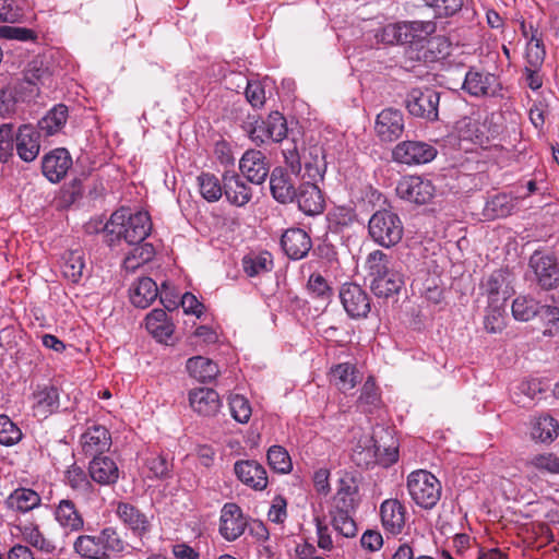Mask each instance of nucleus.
Here are the masks:
<instances>
[{"instance_id": "nucleus-3", "label": "nucleus", "mask_w": 559, "mask_h": 559, "mask_svg": "<svg viewBox=\"0 0 559 559\" xmlns=\"http://www.w3.org/2000/svg\"><path fill=\"white\" fill-rule=\"evenodd\" d=\"M368 231L376 243L384 248H391L402 240L404 226L396 213L389 210H379L370 217Z\"/></svg>"}, {"instance_id": "nucleus-12", "label": "nucleus", "mask_w": 559, "mask_h": 559, "mask_svg": "<svg viewBox=\"0 0 559 559\" xmlns=\"http://www.w3.org/2000/svg\"><path fill=\"white\" fill-rule=\"evenodd\" d=\"M378 452L379 448L377 447L373 438L366 436L364 439H360L357 445L354 448L352 453V461L358 467L368 469L376 464L386 465L389 463H394L397 460L396 451L389 453V457L385 460L382 459Z\"/></svg>"}, {"instance_id": "nucleus-63", "label": "nucleus", "mask_w": 559, "mask_h": 559, "mask_svg": "<svg viewBox=\"0 0 559 559\" xmlns=\"http://www.w3.org/2000/svg\"><path fill=\"white\" fill-rule=\"evenodd\" d=\"M407 27L406 35L413 37L414 41H419L436 32L437 26L432 21H411L404 22Z\"/></svg>"}, {"instance_id": "nucleus-35", "label": "nucleus", "mask_w": 559, "mask_h": 559, "mask_svg": "<svg viewBox=\"0 0 559 559\" xmlns=\"http://www.w3.org/2000/svg\"><path fill=\"white\" fill-rule=\"evenodd\" d=\"M189 374L200 382H211L219 373L218 366L211 359L195 356L187 360Z\"/></svg>"}, {"instance_id": "nucleus-5", "label": "nucleus", "mask_w": 559, "mask_h": 559, "mask_svg": "<svg viewBox=\"0 0 559 559\" xmlns=\"http://www.w3.org/2000/svg\"><path fill=\"white\" fill-rule=\"evenodd\" d=\"M440 93L433 88H412L405 99L408 112L428 121H437L439 118L438 106Z\"/></svg>"}, {"instance_id": "nucleus-8", "label": "nucleus", "mask_w": 559, "mask_h": 559, "mask_svg": "<svg viewBox=\"0 0 559 559\" xmlns=\"http://www.w3.org/2000/svg\"><path fill=\"white\" fill-rule=\"evenodd\" d=\"M396 194L415 204H427L435 195L433 183L420 176H405L396 186Z\"/></svg>"}, {"instance_id": "nucleus-26", "label": "nucleus", "mask_w": 559, "mask_h": 559, "mask_svg": "<svg viewBox=\"0 0 559 559\" xmlns=\"http://www.w3.org/2000/svg\"><path fill=\"white\" fill-rule=\"evenodd\" d=\"M380 516L384 530L396 535L405 526L406 509L397 499H386L380 506Z\"/></svg>"}, {"instance_id": "nucleus-34", "label": "nucleus", "mask_w": 559, "mask_h": 559, "mask_svg": "<svg viewBox=\"0 0 559 559\" xmlns=\"http://www.w3.org/2000/svg\"><path fill=\"white\" fill-rule=\"evenodd\" d=\"M157 296V284L151 277H142L134 285L130 300L135 307L145 309L151 306Z\"/></svg>"}, {"instance_id": "nucleus-47", "label": "nucleus", "mask_w": 559, "mask_h": 559, "mask_svg": "<svg viewBox=\"0 0 559 559\" xmlns=\"http://www.w3.org/2000/svg\"><path fill=\"white\" fill-rule=\"evenodd\" d=\"M66 484L72 490L82 495H87L93 490V485L87 474L76 464L71 465L66 472Z\"/></svg>"}, {"instance_id": "nucleus-24", "label": "nucleus", "mask_w": 559, "mask_h": 559, "mask_svg": "<svg viewBox=\"0 0 559 559\" xmlns=\"http://www.w3.org/2000/svg\"><path fill=\"white\" fill-rule=\"evenodd\" d=\"M281 246L288 258L300 260L310 251L312 241L304 229L289 228L282 235Z\"/></svg>"}, {"instance_id": "nucleus-56", "label": "nucleus", "mask_w": 559, "mask_h": 559, "mask_svg": "<svg viewBox=\"0 0 559 559\" xmlns=\"http://www.w3.org/2000/svg\"><path fill=\"white\" fill-rule=\"evenodd\" d=\"M22 430L10 419L9 416L0 415V444L12 447L21 441Z\"/></svg>"}, {"instance_id": "nucleus-43", "label": "nucleus", "mask_w": 559, "mask_h": 559, "mask_svg": "<svg viewBox=\"0 0 559 559\" xmlns=\"http://www.w3.org/2000/svg\"><path fill=\"white\" fill-rule=\"evenodd\" d=\"M506 284V275L502 270H496L488 275L480 284V289L488 297L490 304L499 301L500 295L502 299H507V290H502V286Z\"/></svg>"}, {"instance_id": "nucleus-62", "label": "nucleus", "mask_w": 559, "mask_h": 559, "mask_svg": "<svg viewBox=\"0 0 559 559\" xmlns=\"http://www.w3.org/2000/svg\"><path fill=\"white\" fill-rule=\"evenodd\" d=\"M457 130L462 140L474 143H480L483 132L479 130V123L476 119L464 117L457 122Z\"/></svg>"}, {"instance_id": "nucleus-51", "label": "nucleus", "mask_w": 559, "mask_h": 559, "mask_svg": "<svg viewBox=\"0 0 559 559\" xmlns=\"http://www.w3.org/2000/svg\"><path fill=\"white\" fill-rule=\"evenodd\" d=\"M307 289L310 296L314 299L328 301L333 296V289L328 280L320 273L316 272L309 276Z\"/></svg>"}, {"instance_id": "nucleus-11", "label": "nucleus", "mask_w": 559, "mask_h": 559, "mask_svg": "<svg viewBox=\"0 0 559 559\" xmlns=\"http://www.w3.org/2000/svg\"><path fill=\"white\" fill-rule=\"evenodd\" d=\"M392 156L400 164L420 165L431 162L437 156V150L425 142L403 141L394 147Z\"/></svg>"}, {"instance_id": "nucleus-23", "label": "nucleus", "mask_w": 559, "mask_h": 559, "mask_svg": "<svg viewBox=\"0 0 559 559\" xmlns=\"http://www.w3.org/2000/svg\"><path fill=\"white\" fill-rule=\"evenodd\" d=\"M116 514L119 520L133 533L142 538L151 530V522L139 508L128 502H119Z\"/></svg>"}, {"instance_id": "nucleus-45", "label": "nucleus", "mask_w": 559, "mask_h": 559, "mask_svg": "<svg viewBox=\"0 0 559 559\" xmlns=\"http://www.w3.org/2000/svg\"><path fill=\"white\" fill-rule=\"evenodd\" d=\"M198 185L201 195L207 202L218 201L224 193V183L211 173H202L198 176Z\"/></svg>"}, {"instance_id": "nucleus-31", "label": "nucleus", "mask_w": 559, "mask_h": 559, "mask_svg": "<svg viewBox=\"0 0 559 559\" xmlns=\"http://www.w3.org/2000/svg\"><path fill=\"white\" fill-rule=\"evenodd\" d=\"M94 538L100 552V559H110L112 555L123 552L127 547L117 527L114 526L103 527L98 534L94 535Z\"/></svg>"}, {"instance_id": "nucleus-10", "label": "nucleus", "mask_w": 559, "mask_h": 559, "mask_svg": "<svg viewBox=\"0 0 559 559\" xmlns=\"http://www.w3.org/2000/svg\"><path fill=\"white\" fill-rule=\"evenodd\" d=\"M530 267L543 289L549 290L559 285V265L555 255L535 251L530 258Z\"/></svg>"}, {"instance_id": "nucleus-54", "label": "nucleus", "mask_w": 559, "mask_h": 559, "mask_svg": "<svg viewBox=\"0 0 559 559\" xmlns=\"http://www.w3.org/2000/svg\"><path fill=\"white\" fill-rule=\"evenodd\" d=\"M425 4L432 9L436 19H445L460 12L464 0H425Z\"/></svg>"}, {"instance_id": "nucleus-14", "label": "nucleus", "mask_w": 559, "mask_h": 559, "mask_svg": "<svg viewBox=\"0 0 559 559\" xmlns=\"http://www.w3.org/2000/svg\"><path fill=\"white\" fill-rule=\"evenodd\" d=\"M72 166V157L63 147L55 148L41 159L43 175L52 183L60 182Z\"/></svg>"}, {"instance_id": "nucleus-59", "label": "nucleus", "mask_w": 559, "mask_h": 559, "mask_svg": "<svg viewBox=\"0 0 559 559\" xmlns=\"http://www.w3.org/2000/svg\"><path fill=\"white\" fill-rule=\"evenodd\" d=\"M155 255L154 247L151 243H143L135 247L132 253L123 260L126 269L134 270L143 263H146Z\"/></svg>"}, {"instance_id": "nucleus-4", "label": "nucleus", "mask_w": 559, "mask_h": 559, "mask_svg": "<svg viewBox=\"0 0 559 559\" xmlns=\"http://www.w3.org/2000/svg\"><path fill=\"white\" fill-rule=\"evenodd\" d=\"M441 483L426 469L412 472L407 477V490L412 500L420 508L432 509L441 497Z\"/></svg>"}, {"instance_id": "nucleus-61", "label": "nucleus", "mask_w": 559, "mask_h": 559, "mask_svg": "<svg viewBox=\"0 0 559 559\" xmlns=\"http://www.w3.org/2000/svg\"><path fill=\"white\" fill-rule=\"evenodd\" d=\"M537 32H535L530 41L527 43L526 48V66H532L534 68H540L544 59H545V48L543 40L537 37Z\"/></svg>"}, {"instance_id": "nucleus-64", "label": "nucleus", "mask_w": 559, "mask_h": 559, "mask_svg": "<svg viewBox=\"0 0 559 559\" xmlns=\"http://www.w3.org/2000/svg\"><path fill=\"white\" fill-rule=\"evenodd\" d=\"M513 207L512 199L507 194L495 195L487 203V211H491L493 217H506L512 213Z\"/></svg>"}, {"instance_id": "nucleus-36", "label": "nucleus", "mask_w": 559, "mask_h": 559, "mask_svg": "<svg viewBox=\"0 0 559 559\" xmlns=\"http://www.w3.org/2000/svg\"><path fill=\"white\" fill-rule=\"evenodd\" d=\"M68 107L63 104L55 105L39 121V132L53 135L59 132L68 120Z\"/></svg>"}, {"instance_id": "nucleus-55", "label": "nucleus", "mask_w": 559, "mask_h": 559, "mask_svg": "<svg viewBox=\"0 0 559 559\" xmlns=\"http://www.w3.org/2000/svg\"><path fill=\"white\" fill-rule=\"evenodd\" d=\"M356 217L355 210L348 206H336L328 214L330 226L335 231L350 226L356 221Z\"/></svg>"}, {"instance_id": "nucleus-27", "label": "nucleus", "mask_w": 559, "mask_h": 559, "mask_svg": "<svg viewBox=\"0 0 559 559\" xmlns=\"http://www.w3.org/2000/svg\"><path fill=\"white\" fill-rule=\"evenodd\" d=\"M222 182L224 183V194L229 203L243 206L250 202L252 198L251 188L242 181L237 173L225 171Z\"/></svg>"}, {"instance_id": "nucleus-15", "label": "nucleus", "mask_w": 559, "mask_h": 559, "mask_svg": "<svg viewBox=\"0 0 559 559\" xmlns=\"http://www.w3.org/2000/svg\"><path fill=\"white\" fill-rule=\"evenodd\" d=\"M239 169L250 182L261 185L270 174V164L261 151L248 150L239 160Z\"/></svg>"}, {"instance_id": "nucleus-48", "label": "nucleus", "mask_w": 559, "mask_h": 559, "mask_svg": "<svg viewBox=\"0 0 559 559\" xmlns=\"http://www.w3.org/2000/svg\"><path fill=\"white\" fill-rule=\"evenodd\" d=\"M269 466L276 473L288 474L292 468V459L285 448L272 445L266 454Z\"/></svg>"}, {"instance_id": "nucleus-46", "label": "nucleus", "mask_w": 559, "mask_h": 559, "mask_svg": "<svg viewBox=\"0 0 559 559\" xmlns=\"http://www.w3.org/2000/svg\"><path fill=\"white\" fill-rule=\"evenodd\" d=\"M542 323V334L545 337H559V307L543 305L542 314H539Z\"/></svg>"}, {"instance_id": "nucleus-9", "label": "nucleus", "mask_w": 559, "mask_h": 559, "mask_svg": "<svg viewBox=\"0 0 559 559\" xmlns=\"http://www.w3.org/2000/svg\"><path fill=\"white\" fill-rule=\"evenodd\" d=\"M462 88L474 97H495L501 91V83L497 75L471 68L465 74Z\"/></svg>"}, {"instance_id": "nucleus-6", "label": "nucleus", "mask_w": 559, "mask_h": 559, "mask_svg": "<svg viewBox=\"0 0 559 559\" xmlns=\"http://www.w3.org/2000/svg\"><path fill=\"white\" fill-rule=\"evenodd\" d=\"M341 304L352 319H365L371 310L368 293L356 283H344L340 289Z\"/></svg>"}, {"instance_id": "nucleus-37", "label": "nucleus", "mask_w": 559, "mask_h": 559, "mask_svg": "<svg viewBox=\"0 0 559 559\" xmlns=\"http://www.w3.org/2000/svg\"><path fill=\"white\" fill-rule=\"evenodd\" d=\"M145 326L158 341H164L173 334V325L164 309L152 310L145 318Z\"/></svg>"}, {"instance_id": "nucleus-18", "label": "nucleus", "mask_w": 559, "mask_h": 559, "mask_svg": "<svg viewBox=\"0 0 559 559\" xmlns=\"http://www.w3.org/2000/svg\"><path fill=\"white\" fill-rule=\"evenodd\" d=\"M234 472L243 485L253 490H264L267 486V474L265 468L253 460H240L234 465Z\"/></svg>"}, {"instance_id": "nucleus-52", "label": "nucleus", "mask_w": 559, "mask_h": 559, "mask_svg": "<svg viewBox=\"0 0 559 559\" xmlns=\"http://www.w3.org/2000/svg\"><path fill=\"white\" fill-rule=\"evenodd\" d=\"M231 417L240 423L247 424L252 415L251 404L248 399L240 394H231L228 399Z\"/></svg>"}, {"instance_id": "nucleus-2", "label": "nucleus", "mask_w": 559, "mask_h": 559, "mask_svg": "<svg viewBox=\"0 0 559 559\" xmlns=\"http://www.w3.org/2000/svg\"><path fill=\"white\" fill-rule=\"evenodd\" d=\"M366 271L370 288L377 297L389 298L404 286L402 273L393 267L391 258L381 250L368 254Z\"/></svg>"}, {"instance_id": "nucleus-1", "label": "nucleus", "mask_w": 559, "mask_h": 559, "mask_svg": "<svg viewBox=\"0 0 559 559\" xmlns=\"http://www.w3.org/2000/svg\"><path fill=\"white\" fill-rule=\"evenodd\" d=\"M152 221L147 212L139 211L133 214L128 210L115 211L104 227L105 241L115 246L120 240L128 245H141L151 234Z\"/></svg>"}, {"instance_id": "nucleus-32", "label": "nucleus", "mask_w": 559, "mask_h": 559, "mask_svg": "<svg viewBox=\"0 0 559 559\" xmlns=\"http://www.w3.org/2000/svg\"><path fill=\"white\" fill-rule=\"evenodd\" d=\"M40 502L41 498L38 492L25 487L14 489L4 501L8 509L20 513H26L38 508Z\"/></svg>"}, {"instance_id": "nucleus-28", "label": "nucleus", "mask_w": 559, "mask_h": 559, "mask_svg": "<svg viewBox=\"0 0 559 559\" xmlns=\"http://www.w3.org/2000/svg\"><path fill=\"white\" fill-rule=\"evenodd\" d=\"M304 173L300 175L302 182H318L323 179L325 173V160L322 150L317 146H310L302 150L301 169Z\"/></svg>"}, {"instance_id": "nucleus-22", "label": "nucleus", "mask_w": 559, "mask_h": 559, "mask_svg": "<svg viewBox=\"0 0 559 559\" xmlns=\"http://www.w3.org/2000/svg\"><path fill=\"white\" fill-rule=\"evenodd\" d=\"M189 404L193 412L204 417L215 416L222 407L218 393L214 389L203 386L189 391Z\"/></svg>"}, {"instance_id": "nucleus-39", "label": "nucleus", "mask_w": 559, "mask_h": 559, "mask_svg": "<svg viewBox=\"0 0 559 559\" xmlns=\"http://www.w3.org/2000/svg\"><path fill=\"white\" fill-rule=\"evenodd\" d=\"M85 267L84 253L81 250H70L62 257L61 272L72 283H78Z\"/></svg>"}, {"instance_id": "nucleus-19", "label": "nucleus", "mask_w": 559, "mask_h": 559, "mask_svg": "<svg viewBox=\"0 0 559 559\" xmlns=\"http://www.w3.org/2000/svg\"><path fill=\"white\" fill-rule=\"evenodd\" d=\"M298 209L309 216L319 215L324 211V197L317 182L304 181L295 197Z\"/></svg>"}, {"instance_id": "nucleus-42", "label": "nucleus", "mask_w": 559, "mask_h": 559, "mask_svg": "<svg viewBox=\"0 0 559 559\" xmlns=\"http://www.w3.org/2000/svg\"><path fill=\"white\" fill-rule=\"evenodd\" d=\"M542 306L532 297L518 296L512 302V314L515 320L527 322L542 314Z\"/></svg>"}, {"instance_id": "nucleus-41", "label": "nucleus", "mask_w": 559, "mask_h": 559, "mask_svg": "<svg viewBox=\"0 0 559 559\" xmlns=\"http://www.w3.org/2000/svg\"><path fill=\"white\" fill-rule=\"evenodd\" d=\"M241 264L245 273L250 277H254L270 272L273 269V259L272 254L267 251L250 253L242 258Z\"/></svg>"}, {"instance_id": "nucleus-29", "label": "nucleus", "mask_w": 559, "mask_h": 559, "mask_svg": "<svg viewBox=\"0 0 559 559\" xmlns=\"http://www.w3.org/2000/svg\"><path fill=\"white\" fill-rule=\"evenodd\" d=\"M358 490V485L354 477H342L333 499V510L354 512L359 502Z\"/></svg>"}, {"instance_id": "nucleus-38", "label": "nucleus", "mask_w": 559, "mask_h": 559, "mask_svg": "<svg viewBox=\"0 0 559 559\" xmlns=\"http://www.w3.org/2000/svg\"><path fill=\"white\" fill-rule=\"evenodd\" d=\"M381 403L380 390L373 377H368L361 386L360 395L357 400V407L362 413H373L381 406Z\"/></svg>"}, {"instance_id": "nucleus-33", "label": "nucleus", "mask_w": 559, "mask_h": 559, "mask_svg": "<svg viewBox=\"0 0 559 559\" xmlns=\"http://www.w3.org/2000/svg\"><path fill=\"white\" fill-rule=\"evenodd\" d=\"M331 382L343 393L353 390L360 381L361 373L355 365L342 362L331 368Z\"/></svg>"}, {"instance_id": "nucleus-21", "label": "nucleus", "mask_w": 559, "mask_h": 559, "mask_svg": "<svg viewBox=\"0 0 559 559\" xmlns=\"http://www.w3.org/2000/svg\"><path fill=\"white\" fill-rule=\"evenodd\" d=\"M15 148L22 160H35L40 151V132L32 124L21 126L15 133Z\"/></svg>"}, {"instance_id": "nucleus-44", "label": "nucleus", "mask_w": 559, "mask_h": 559, "mask_svg": "<svg viewBox=\"0 0 559 559\" xmlns=\"http://www.w3.org/2000/svg\"><path fill=\"white\" fill-rule=\"evenodd\" d=\"M265 136L273 142H281L287 135V122L278 111L271 112L265 121L261 122Z\"/></svg>"}, {"instance_id": "nucleus-7", "label": "nucleus", "mask_w": 559, "mask_h": 559, "mask_svg": "<svg viewBox=\"0 0 559 559\" xmlns=\"http://www.w3.org/2000/svg\"><path fill=\"white\" fill-rule=\"evenodd\" d=\"M52 516L66 536L82 533L85 528L84 515L72 499L59 500L53 506Z\"/></svg>"}, {"instance_id": "nucleus-17", "label": "nucleus", "mask_w": 559, "mask_h": 559, "mask_svg": "<svg viewBox=\"0 0 559 559\" xmlns=\"http://www.w3.org/2000/svg\"><path fill=\"white\" fill-rule=\"evenodd\" d=\"M374 130L381 141L397 140L404 131V117L402 111L393 108L383 109L376 120Z\"/></svg>"}, {"instance_id": "nucleus-49", "label": "nucleus", "mask_w": 559, "mask_h": 559, "mask_svg": "<svg viewBox=\"0 0 559 559\" xmlns=\"http://www.w3.org/2000/svg\"><path fill=\"white\" fill-rule=\"evenodd\" d=\"M407 27L404 23L389 24L384 26L378 35L380 41L386 45L412 44L413 37L406 35Z\"/></svg>"}, {"instance_id": "nucleus-50", "label": "nucleus", "mask_w": 559, "mask_h": 559, "mask_svg": "<svg viewBox=\"0 0 559 559\" xmlns=\"http://www.w3.org/2000/svg\"><path fill=\"white\" fill-rule=\"evenodd\" d=\"M72 547L74 554L81 559H100V552L92 534H79Z\"/></svg>"}, {"instance_id": "nucleus-57", "label": "nucleus", "mask_w": 559, "mask_h": 559, "mask_svg": "<svg viewBox=\"0 0 559 559\" xmlns=\"http://www.w3.org/2000/svg\"><path fill=\"white\" fill-rule=\"evenodd\" d=\"M15 131L12 123L0 126V163H7L13 156Z\"/></svg>"}, {"instance_id": "nucleus-40", "label": "nucleus", "mask_w": 559, "mask_h": 559, "mask_svg": "<svg viewBox=\"0 0 559 559\" xmlns=\"http://www.w3.org/2000/svg\"><path fill=\"white\" fill-rule=\"evenodd\" d=\"M559 433V424L550 415H540L532 425V438L540 442H551Z\"/></svg>"}, {"instance_id": "nucleus-30", "label": "nucleus", "mask_w": 559, "mask_h": 559, "mask_svg": "<svg viewBox=\"0 0 559 559\" xmlns=\"http://www.w3.org/2000/svg\"><path fill=\"white\" fill-rule=\"evenodd\" d=\"M270 189L272 197L282 204L295 201L297 190L290 176L282 167H275L270 175Z\"/></svg>"}, {"instance_id": "nucleus-58", "label": "nucleus", "mask_w": 559, "mask_h": 559, "mask_svg": "<svg viewBox=\"0 0 559 559\" xmlns=\"http://www.w3.org/2000/svg\"><path fill=\"white\" fill-rule=\"evenodd\" d=\"M50 76L51 74L48 68L44 66V62L40 59H34L28 62L24 71L25 81L32 85L45 84Z\"/></svg>"}, {"instance_id": "nucleus-25", "label": "nucleus", "mask_w": 559, "mask_h": 559, "mask_svg": "<svg viewBox=\"0 0 559 559\" xmlns=\"http://www.w3.org/2000/svg\"><path fill=\"white\" fill-rule=\"evenodd\" d=\"M88 475L91 479L102 486H110L119 479V468L117 463L109 456H94L88 464Z\"/></svg>"}, {"instance_id": "nucleus-53", "label": "nucleus", "mask_w": 559, "mask_h": 559, "mask_svg": "<svg viewBox=\"0 0 559 559\" xmlns=\"http://www.w3.org/2000/svg\"><path fill=\"white\" fill-rule=\"evenodd\" d=\"M353 512H345L341 510H332V525L336 532L344 537H354L357 533L356 523L352 516Z\"/></svg>"}, {"instance_id": "nucleus-20", "label": "nucleus", "mask_w": 559, "mask_h": 559, "mask_svg": "<svg viewBox=\"0 0 559 559\" xmlns=\"http://www.w3.org/2000/svg\"><path fill=\"white\" fill-rule=\"evenodd\" d=\"M32 400L33 415L38 418H47L60 407L59 390L55 385H37Z\"/></svg>"}, {"instance_id": "nucleus-13", "label": "nucleus", "mask_w": 559, "mask_h": 559, "mask_svg": "<svg viewBox=\"0 0 559 559\" xmlns=\"http://www.w3.org/2000/svg\"><path fill=\"white\" fill-rule=\"evenodd\" d=\"M247 520L241 508L233 502L225 503L221 511L219 533L228 542L236 540L246 531Z\"/></svg>"}, {"instance_id": "nucleus-16", "label": "nucleus", "mask_w": 559, "mask_h": 559, "mask_svg": "<svg viewBox=\"0 0 559 559\" xmlns=\"http://www.w3.org/2000/svg\"><path fill=\"white\" fill-rule=\"evenodd\" d=\"M80 443L86 456L103 455L111 447V435L102 425H92L81 435Z\"/></svg>"}, {"instance_id": "nucleus-60", "label": "nucleus", "mask_w": 559, "mask_h": 559, "mask_svg": "<svg viewBox=\"0 0 559 559\" xmlns=\"http://www.w3.org/2000/svg\"><path fill=\"white\" fill-rule=\"evenodd\" d=\"M525 465L534 467L540 472L557 474L559 473V457L552 453H544L533 456Z\"/></svg>"}]
</instances>
